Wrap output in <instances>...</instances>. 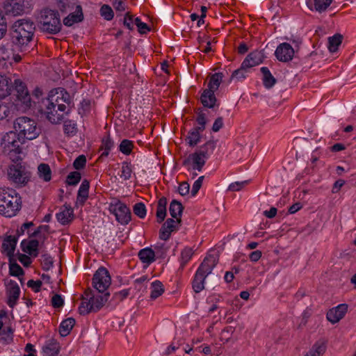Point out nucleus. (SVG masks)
<instances>
[{
	"label": "nucleus",
	"instance_id": "f257e3e1",
	"mask_svg": "<svg viewBox=\"0 0 356 356\" xmlns=\"http://www.w3.org/2000/svg\"><path fill=\"white\" fill-rule=\"evenodd\" d=\"M21 197L17 192L10 188H0V214L13 217L21 208Z\"/></svg>",
	"mask_w": 356,
	"mask_h": 356
},
{
	"label": "nucleus",
	"instance_id": "f03ea898",
	"mask_svg": "<svg viewBox=\"0 0 356 356\" xmlns=\"http://www.w3.org/2000/svg\"><path fill=\"white\" fill-rule=\"evenodd\" d=\"M14 129L17 136L22 138L23 142L25 140L35 139L41 132L36 121L26 116L19 117L15 120Z\"/></svg>",
	"mask_w": 356,
	"mask_h": 356
},
{
	"label": "nucleus",
	"instance_id": "7ed1b4c3",
	"mask_svg": "<svg viewBox=\"0 0 356 356\" xmlns=\"http://www.w3.org/2000/svg\"><path fill=\"white\" fill-rule=\"evenodd\" d=\"M35 31L34 23L30 19H21L13 25V39L20 46L26 45L31 40Z\"/></svg>",
	"mask_w": 356,
	"mask_h": 356
},
{
	"label": "nucleus",
	"instance_id": "20e7f679",
	"mask_svg": "<svg viewBox=\"0 0 356 356\" xmlns=\"http://www.w3.org/2000/svg\"><path fill=\"white\" fill-rule=\"evenodd\" d=\"M38 20L40 29L43 32L49 34H56L61 30L62 24L60 15L56 10L48 8L42 9L40 11Z\"/></svg>",
	"mask_w": 356,
	"mask_h": 356
},
{
	"label": "nucleus",
	"instance_id": "39448f33",
	"mask_svg": "<svg viewBox=\"0 0 356 356\" xmlns=\"http://www.w3.org/2000/svg\"><path fill=\"white\" fill-rule=\"evenodd\" d=\"M217 264V259L214 256L206 257L197 268L192 282L193 289L195 293H200L204 289L206 277L211 273Z\"/></svg>",
	"mask_w": 356,
	"mask_h": 356
},
{
	"label": "nucleus",
	"instance_id": "423d86ee",
	"mask_svg": "<svg viewBox=\"0 0 356 356\" xmlns=\"http://www.w3.org/2000/svg\"><path fill=\"white\" fill-rule=\"evenodd\" d=\"M55 102L58 104V109L60 112L68 113L69 109L67 110V106L63 104L62 102L67 103L70 104L71 102L70 96L68 92L62 88H58L54 90H51L49 95L48 97L45 99V103L47 106H50L49 108H54V104Z\"/></svg>",
	"mask_w": 356,
	"mask_h": 356
},
{
	"label": "nucleus",
	"instance_id": "0eeeda50",
	"mask_svg": "<svg viewBox=\"0 0 356 356\" xmlns=\"http://www.w3.org/2000/svg\"><path fill=\"white\" fill-rule=\"evenodd\" d=\"M31 177V172L21 165H12L8 170V178L16 187L25 186Z\"/></svg>",
	"mask_w": 356,
	"mask_h": 356
},
{
	"label": "nucleus",
	"instance_id": "6e6552de",
	"mask_svg": "<svg viewBox=\"0 0 356 356\" xmlns=\"http://www.w3.org/2000/svg\"><path fill=\"white\" fill-rule=\"evenodd\" d=\"M111 278L106 268L100 267L92 277V286L99 293H104L111 285Z\"/></svg>",
	"mask_w": 356,
	"mask_h": 356
},
{
	"label": "nucleus",
	"instance_id": "1a4fd4ad",
	"mask_svg": "<svg viewBox=\"0 0 356 356\" xmlns=\"http://www.w3.org/2000/svg\"><path fill=\"white\" fill-rule=\"evenodd\" d=\"M2 145L6 152L10 156V153L19 154L22 152L20 147L21 145L24 143L22 138L17 136L15 131L7 133L2 139Z\"/></svg>",
	"mask_w": 356,
	"mask_h": 356
},
{
	"label": "nucleus",
	"instance_id": "9d476101",
	"mask_svg": "<svg viewBox=\"0 0 356 356\" xmlns=\"http://www.w3.org/2000/svg\"><path fill=\"white\" fill-rule=\"evenodd\" d=\"M109 211L115 215L117 221L122 225H127L131 220L130 209L119 200L110 204Z\"/></svg>",
	"mask_w": 356,
	"mask_h": 356
},
{
	"label": "nucleus",
	"instance_id": "9b49d317",
	"mask_svg": "<svg viewBox=\"0 0 356 356\" xmlns=\"http://www.w3.org/2000/svg\"><path fill=\"white\" fill-rule=\"evenodd\" d=\"M109 296V293H106L104 296L98 295L97 296L89 297L88 298H84L79 306V312H83L82 308L86 309L87 312L101 309L104 303L107 301Z\"/></svg>",
	"mask_w": 356,
	"mask_h": 356
},
{
	"label": "nucleus",
	"instance_id": "f8f14e48",
	"mask_svg": "<svg viewBox=\"0 0 356 356\" xmlns=\"http://www.w3.org/2000/svg\"><path fill=\"white\" fill-rule=\"evenodd\" d=\"M13 91L16 92L17 99L24 106H31V97L25 84L19 79H15L13 84Z\"/></svg>",
	"mask_w": 356,
	"mask_h": 356
},
{
	"label": "nucleus",
	"instance_id": "ddd939ff",
	"mask_svg": "<svg viewBox=\"0 0 356 356\" xmlns=\"http://www.w3.org/2000/svg\"><path fill=\"white\" fill-rule=\"evenodd\" d=\"M54 108L47 106L45 103V99H43L40 106V111L44 113L49 122L54 124L60 123L63 119L65 113L60 112L58 109V104L56 102L54 104ZM65 114H67L65 113Z\"/></svg>",
	"mask_w": 356,
	"mask_h": 356
},
{
	"label": "nucleus",
	"instance_id": "4468645a",
	"mask_svg": "<svg viewBox=\"0 0 356 356\" xmlns=\"http://www.w3.org/2000/svg\"><path fill=\"white\" fill-rule=\"evenodd\" d=\"M21 59V56L14 54L11 43H7L0 47V61H5V65L7 63L12 65L13 63H19Z\"/></svg>",
	"mask_w": 356,
	"mask_h": 356
},
{
	"label": "nucleus",
	"instance_id": "2eb2a0df",
	"mask_svg": "<svg viewBox=\"0 0 356 356\" xmlns=\"http://www.w3.org/2000/svg\"><path fill=\"white\" fill-rule=\"evenodd\" d=\"M294 53V49L290 44L283 42L277 46L275 55L280 61L288 62L292 60Z\"/></svg>",
	"mask_w": 356,
	"mask_h": 356
},
{
	"label": "nucleus",
	"instance_id": "dca6fc26",
	"mask_svg": "<svg viewBox=\"0 0 356 356\" xmlns=\"http://www.w3.org/2000/svg\"><path fill=\"white\" fill-rule=\"evenodd\" d=\"M207 159L201 156L197 152L188 155L183 161L184 166H191L193 170L202 171L206 163Z\"/></svg>",
	"mask_w": 356,
	"mask_h": 356
},
{
	"label": "nucleus",
	"instance_id": "f3484780",
	"mask_svg": "<svg viewBox=\"0 0 356 356\" xmlns=\"http://www.w3.org/2000/svg\"><path fill=\"white\" fill-rule=\"evenodd\" d=\"M7 12L13 15H20L31 11V5L29 1H19L10 3L6 7Z\"/></svg>",
	"mask_w": 356,
	"mask_h": 356
},
{
	"label": "nucleus",
	"instance_id": "a211bd4d",
	"mask_svg": "<svg viewBox=\"0 0 356 356\" xmlns=\"http://www.w3.org/2000/svg\"><path fill=\"white\" fill-rule=\"evenodd\" d=\"M181 222V219L174 220L168 218L163 224L159 231V238L161 240L167 241L172 232L177 229V225Z\"/></svg>",
	"mask_w": 356,
	"mask_h": 356
},
{
	"label": "nucleus",
	"instance_id": "6ab92c4d",
	"mask_svg": "<svg viewBox=\"0 0 356 356\" xmlns=\"http://www.w3.org/2000/svg\"><path fill=\"white\" fill-rule=\"evenodd\" d=\"M59 343L54 339H49L44 342L42 353L43 356H57L60 352Z\"/></svg>",
	"mask_w": 356,
	"mask_h": 356
},
{
	"label": "nucleus",
	"instance_id": "aec40b11",
	"mask_svg": "<svg viewBox=\"0 0 356 356\" xmlns=\"http://www.w3.org/2000/svg\"><path fill=\"white\" fill-rule=\"evenodd\" d=\"M74 218L73 209L70 206L65 204L61 209L60 212L56 214L58 221L63 225L70 223Z\"/></svg>",
	"mask_w": 356,
	"mask_h": 356
},
{
	"label": "nucleus",
	"instance_id": "412c9836",
	"mask_svg": "<svg viewBox=\"0 0 356 356\" xmlns=\"http://www.w3.org/2000/svg\"><path fill=\"white\" fill-rule=\"evenodd\" d=\"M264 59V56L263 52L260 51H252L250 53L243 61V66H248V67L251 68L261 63Z\"/></svg>",
	"mask_w": 356,
	"mask_h": 356
},
{
	"label": "nucleus",
	"instance_id": "4be33fe9",
	"mask_svg": "<svg viewBox=\"0 0 356 356\" xmlns=\"http://www.w3.org/2000/svg\"><path fill=\"white\" fill-rule=\"evenodd\" d=\"M83 19V14L81 6H76L74 12L69 14L63 19V24L67 26H71L76 23L81 22Z\"/></svg>",
	"mask_w": 356,
	"mask_h": 356
},
{
	"label": "nucleus",
	"instance_id": "5701e85b",
	"mask_svg": "<svg viewBox=\"0 0 356 356\" xmlns=\"http://www.w3.org/2000/svg\"><path fill=\"white\" fill-rule=\"evenodd\" d=\"M17 238L14 236H7L2 243L3 252L5 253L9 259L13 257L14 251L16 247Z\"/></svg>",
	"mask_w": 356,
	"mask_h": 356
},
{
	"label": "nucleus",
	"instance_id": "b1692460",
	"mask_svg": "<svg viewBox=\"0 0 356 356\" xmlns=\"http://www.w3.org/2000/svg\"><path fill=\"white\" fill-rule=\"evenodd\" d=\"M38 246L39 241L35 239H32L29 241L24 240L21 243L22 251L34 257H36L38 255Z\"/></svg>",
	"mask_w": 356,
	"mask_h": 356
},
{
	"label": "nucleus",
	"instance_id": "393cba45",
	"mask_svg": "<svg viewBox=\"0 0 356 356\" xmlns=\"http://www.w3.org/2000/svg\"><path fill=\"white\" fill-rule=\"evenodd\" d=\"M214 92L210 89L204 90L200 97V101L204 107L212 108L215 106L217 99Z\"/></svg>",
	"mask_w": 356,
	"mask_h": 356
},
{
	"label": "nucleus",
	"instance_id": "a878e982",
	"mask_svg": "<svg viewBox=\"0 0 356 356\" xmlns=\"http://www.w3.org/2000/svg\"><path fill=\"white\" fill-rule=\"evenodd\" d=\"M8 304L13 307L15 301L19 298L20 289L16 282L10 280L8 284Z\"/></svg>",
	"mask_w": 356,
	"mask_h": 356
},
{
	"label": "nucleus",
	"instance_id": "bb28decb",
	"mask_svg": "<svg viewBox=\"0 0 356 356\" xmlns=\"http://www.w3.org/2000/svg\"><path fill=\"white\" fill-rule=\"evenodd\" d=\"M13 83L4 75L0 74V98H4L11 94Z\"/></svg>",
	"mask_w": 356,
	"mask_h": 356
},
{
	"label": "nucleus",
	"instance_id": "cd10ccee",
	"mask_svg": "<svg viewBox=\"0 0 356 356\" xmlns=\"http://www.w3.org/2000/svg\"><path fill=\"white\" fill-rule=\"evenodd\" d=\"M89 181L86 179H84L78 191L77 197H76V204H80L81 206L83 205L85 202L88 197V191H89Z\"/></svg>",
	"mask_w": 356,
	"mask_h": 356
},
{
	"label": "nucleus",
	"instance_id": "c85d7f7f",
	"mask_svg": "<svg viewBox=\"0 0 356 356\" xmlns=\"http://www.w3.org/2000/svg\"><path fill=\"white\" fill-rule=\"evenodd\" d=\"M260 70L263 74L262 80L264 86L267 89L271 88L276 83L277 81L275 78L272 75L267 67H262Z\"/></svg>",
	"mask_w": 356,
	"mask_h": 356
},
{
	"label": "nucleus",
	"instance_id": "c756f323",
	"mask_svg": "<svg viewBox=\"0 0 356 356\" xmlns=\"http://www.w3.org/2000/svg\"><path fill=\"white\" fill-rule=\"evenodd\" d=\"M155 252L149 248L142 249L138 252V257L144 264H150L155 260Z\"/></svg>",
	"mask_w": 356,
	"mask_h": 356
},
{
	"label": "nucleus",
	"instance_id": "7c9ffc66",
	"mask_svg": "<svg viewBox=\"0 0 356 356\" xmlns=\"http://www.w3.org/2000/svg\"><path fill=\"white\" fill-rule=\"evenodd\" d=\"M183 209H184V207L180 202L177 201L176 200H173L170 202V207H169V211H170V216L173 218H175L176 220L181 219L180 218L182 214Z\"/></svg>",
	"mask_w": 356,
	"mask_h": 356
},
{
	"label": "nucleus",
	"instance_id": "2f4dec72",
	"mask_svg": "<svg viewBox=\"0 0 356 356\" xmlns=\"http://www.w3.org/2000/svg\"><path fill=\"white\" fill-rule=\"evenodd\" d=\"M166 205L167 199L165 197H163L159 200L156 210V218L157 221L159 223L163 222L166 216Z\"/></svg>",
	"mask_w": 356,
	"mask_h": 356
},
{
	"label": "nucleus",
	"instance_id": "473e14b6",
	"mask_svg": "<svg viewBox=\"0 0 356 356\" xmlns=\"http://www.w3.org/2000/svg\"><path fill=\"white\" fill-rule=\"evenodd\" d=\"M38 175L40 179L47 182L51 179V170L47 163H40L38 167Z\"/></svg>",
	"mask_w": 356,
	"mask_h": 356
},
{
	"label": "nucleus",
	"instance_id": "72a5a7b5",
	"mask_svg": "<svg viewBox=\"0 0 356 356\" xmlns=\"http://www.w3.org/2000/svg\"><path fill=\"white\" fill-rule=\"evenodd\" d=\"M75 324V320L73 318H67L63 321L59 327V332L62 337L68 335Z\"/></svg>",
	"mask_w": 356,
	"mask_h": 356
},
{
	"label": "nucleus",
	"instance_id": "f704fd0d",
	"mask_svg": "<svg viewBox=\"0 0 356 356\" xmlns=\"http://www.w3.org/2000/svg\"><path fill=\"white\" fill-rule=\"evenodd\" d=\"M202 131L194 127L188 132L186 140L189 146L194 147L200 142V132Z\"/></svg>",
	"mask_w": 356,
	"mask_h": 356
},
{
	"label": "nucleus",
	"instance_id": "c9c22d12",
	"mask_svg": "<svg viewBox=\"0 0 356 356\" xmlns=\"http://www.w3.org/2000/svg\"><path fill=\"white\" fill-rule=\"evenodd\" d=\"M216 142L213 140H209L203 145L197 152L206 159H207L210 154L213 153L216 148Z\"/></svg>",
	"mask_w": 356,
	"mask_h": 356
},
{
	"label": "nucleus",
	"instance_id": "e433bc0d",
	"mask_svg": "<svg viewBox=\"0 0 356 356\" xmlns=\"http://www.w3.org/2000/svg\"><path fill=\"white\" fill-rule=\"evenodd\" d=\"M222 73L220 72L212 74L210 77L207 89H210L214 92L216 91L222 82Z\"/></svg>",
	"mask_w": 356,
	"mask_h": 356
},
{
	"label": "nucleus",
	"instance_id": "4c0bfd02",
	"mask_svg": "<svg viewBox=\"0 0 356 356\" xmlns=\"http://www.w3.org/2000/svg\"><path fill=\"white\" fill-rule=\"evenodd\" d=\"M163 292H164L163 285L160 281L156 280L151 284L150 298L152 299L157 298Z\"/></svg>",
	"mask_w": 356,
	"mask_h": 356
},
{
	"label": "nucleus",
	"instance_id": "58836bf2",
	"mask_svg": "<svg viewBox=\"0 0 356 356\" xmlns=\"http://www.w3.org/2000/svg\"><path fill=\"white\" fill-rule=\"evenodd\" d=\"M342 42V35L340 34H335L332 37L328 38V49L330 52H336L338 50L339 46Z\"/></svg>",
	"mask_w": 356,
	"mask_h": 356
},
{
	"label": "nucleus",
	"instance_id": "ea45409f",
	"mask_svg": "<svg viewBox=\"0 0 356 356\" xmlns=\"http://www.w3.org/2000/svg\"><path fill=\"white\" fill-rule=\"evenodd\" d=\"M250 68L248 66H243L242 62L240 68L234 70L231 76L230 81L236 80L237 81H241L246 77V74Z\"/></svg>",
	"mask_w": 356,
	"mask_h": 356
},
{
	"label": "nucleus",
	"instance_id": "a19ab883",
	"mask_svg": "<svg viewBox=\"0 0 356 356\" xmlns=\"http://www.w3.org/2000/svg\"><path fill=\"white\" fill-rule=\"evenodd\" d=\"M325 343L323 341H318L314 343L307 354L311 356H321L325 351Z\"/></svg>",
	"mask_w": 356,
	"mask_h": 356
},
{
	"label": "nucleus",
	"instance_id": "79ce46f5",
	"mask_svg": "<svg viewBox=\"0 0 356 356\" xmlns=\"http://www.w3.org/2000/svg\"><path fill=\"white\" fill-rule=\"evenodd\" d=\"M13 105L0 102V120L6 119L12 114Z\"/></svg>",
	"mask_w": 356,
	"mask_h": 356
},
{
	"label": "nucleus",
	"instance_id": "37998d69",
	"mask_svg": "<svg viewBox=\"0 0 356 356\" xmlns=\"http://www.w3.org/2000/svg\"><path fill=\"white\" fill-rule=\"evenodd\" d=\"M113 146L114 143L109 136L104 138L102 139V143L101 146L102 149L104 150V152L102 154V156H107L109 154V152L113 147Z\"/></svg>",
	"mask_w": 356,
	"mask_h": 356
},
{
	"label": "nucleus",
	"instance_id": "c03bdc74",
	"mask_svg": "<svg viewBox=\"0 0 356 356\" xmlns=\"http://www.w3.org/2000/svg\"><path fill=\"white\" fill-rule=\"evenodd\" d=\"M9 272L13 276L19 277L24 275V270L22 267L15 261H13V259H9Z\"/></svg>",
	"mask_w": 356,
	"mask_h": 356
},
{
	"label": "nucleus",
	"instance_id": "a18cd8bd",
	"mask_svg": "<svg viewBox=\"0 0 356 356\" xmlns=\"http://www.w3.org/2000/svg\"><path fill=\"white\" fill-rule=\"evenodd\" d=\"M332 2V0H314V9L318 13L324 12Z\"/></svg>",
	"mask_w": 356,
	"mask_h": 356
},
{
	"label": "nucleus",
	"instance_id": "49530a36",
	"mask_svg": "<svg viewBox=\"0 0 356 356\" xmlns=\"http://www.w3.org/2000/svg\"><path fill=\"white\" fill-rule=\"evenodd\" d=\"M133 211L140 218H144L146 216L147 209L143 202H138L134 204Z\"/></svg>",
	"mask_w": 356,
	"mask_h": 356
},
{
	"label": "nucleus",
	"instance_id": "de8ad7c7",
	"mask_svg": "<svg viewBox=\"0 0 356 356\" xmlns=\"http://www.w3.org/2000/svg\"><path fill=\"white\" fill-rule=\"evenodd\" d=\"M132 173V168L130 163L124 161L122 164V174L120 177L124 180H128L131 178Z\"/></svg>",
	"mask_w": 356,
	"mask_h": 356
},
{
	"label": "nucleus",
	"instance_id": "09e8293b",
	"mask_svg": "<svg viewBox=\"0 0 356 356\" xmlns=\"http://www.w3.org/2000/svg\"><path fill=\"white\" fill-rule=\"evenodd\" d=\"M134 145L131 140L124 139L119 146L120 151L125 155L131 154Z\"/></svg>",
	"mask_w": 356,
	"mask_h": 356
},
{
	"label": "nucleus",
	"instance_id": "8fccbe9b",
	"mask_svg": "<svg viewBox=\"0 0 356 356\" xmlns=\"http://www.w3.org/2000/svg\"><path fill=\"white\" fill-rule=\"evenodd\" d=\"M193 254V250L191 248H185L181 253V264L184 267L191 259Z\"/></svg>",
	"mask_w": 356,
	"mask_h": 356
},
{
	"label": "nucleus",
	"instance_id": "3c124183",
	"mask_svg": "<svg viewBox=\"0 0 356 356\" xmlns=\"http://www.w3.org/2000/svg\"><path fill=\"white\" fill-rule=\"evenodd\" d=\"M81 178V173L77 171H74L67 175L66 182L68 185L75 186L80 181Z\"/></svg>",
	"mask_w": 356,
	"mask_h": 356
},
{
	"label": "nucleus",
	"instance_id": "603ef678",
	"mask_svg": "<svg viewBox=\"0 0 356 356\" xmlns=\"http://www.w3.org/2000/svg\"><path fill=\"white\" fill-rule=\"evenodd\" d=\"M207 304L209 305L208 307L209 312H214L216 309H221L222 302L218 298L210 297L207 299Z\"/></svg>",
	"mask_w": 356,
	"mask_h": 356
},
{
	"label": "nucleus",
	"instance_id": "864d4df0",
	"mask_svg": "<svg viewBox=\"0 0 356 356\" xmlns=\"http://www.w3.org/2000/svg\"><path fill=\"white\" fill-rule=\"evenodd\" d=\"M64 132L67 135H74L76 132V124L72 120H66L63 124Z\"/></svg>",
	"mask_w": 356,
	"mask_h": 356
},
{
	"label": "nucleus",
	"instance_id": "5fc2aeb1",
	"mask_svg": "<svg viewBox=\"0 0 356 356\" xmlns=\"http://www.w3.org/2000/svg\"><path fill=\"white\" fill-rule=\"evenodd\" d=\"M101 15L106 20H111L113 17V11L112 8L108 5H103L100 9Z\"/></svg>",
	"mask_w": 356,
	"mask_h": 356
},
{
	"label": "nucleus",
	"instance_id": "6e6d98bb",
	"mask_svg": "<svg viewBox=\"0 0 356 356\" xmlns=\"http://www.w3.org/2000/svg\"><path fill=\"white\" fill-rule=\"evenodd\" d=\"M51 304L54 309H60L64 305V299L59 294H54L51 299Z\"/></svg>",
	"mask_w": 356,
	"mask_h": 356
},
{
	"label": "nucleus",
	"instance_id": "4d7b16f0",
	"mask_svg": "<svg viewBox=\"0 0 356 356\" xmlns=\"http://www.w3.org/2000/svg\"><path fill=\"white\" fill-rule=\"evenodd\" d=\"M196 122L198 126L195 128L203 131L205 129V125L207 122L205 113L199 112L196 118Z\"/></svg>",
	"mask_w": 356,
	"mask_h": 356
},
{
	"label": "nucleus",
	"instance_id": "13d9d810",
	"mask_svg": "<svg viewBox=\"0 0 356 356\" xmlns=\"http://www.w3.org/2000/svg\"><path fill=\"white\" fill-rule=\"evenodd\" d=\"M249 180H245L243 181H236L232 183L229 187L228 190L230 191H239L242 188H243L245 186L249 184Z\"/></svg>",
	"mask_w": 356,
	"mask_h": 356
},
{
	"label": "nucleus",
	"instance_id": "bf43d9fd",
	"mask_svg": "<svg viewBox=\"0 0 356 356\" xmlns=\"http://www.w3.org/2000/svg\"><path fill=\"white\" fill-rule=\"evenodd\" d=\"M344 317V313H326V318L331 323L334 324Z\"/></svg>",
	"mask_w": 356,
	"mask_h": 356
},
{
	"label": "nucleus",
	"instance_id": "052dcab7",
	"mask_svg": "<svg viewBox=\"0 0 356 356\" xmlns=\"http://www.w3.org/2000/svg\"><path fill=\"white\" fill-rule=\"evenodd\" d=\"M86 163V158L84 155H79L74 161L73 166L76 170L83 168Z\"/></svg>",
	"mask_w": 356,
	"mask_h": 356
},
{
	"label": "nucleus",
	"instance_id": "680f3d73",
	"mask_svg": "<svg viewBox=\"0 0 356 356\" xmlns=\"http://www.w3.org/2000/svg\"><path fill=\"white\" fill-rule=\"evenodd\" d=\"M42 266L43 270H49L53 266L52 258L47 254H42Z\"/></svg>",
	"mask_w": 356,
	"mask_h": 356
},
{
	"label": "nucleus",
	"instance_id": "e2e57ef3",
	"mask_svg": "<svg viewBox=\"0 0 356 356\" xmlns=\"http://www.w3.org/2000/svg\"><path fill=\"white\" fill-rule=\"evenodd\" d=\"M204 178V176H201L193 183L191 190L192 196H195L196 194L198 193L199 190L200 189L202 185Z\"/></svg>",
	"mask_w": 356,
	"mask_h": 356
},
{
	"label": "nucleus",
	"instance_id": "0e129e2a",
	"mask_svg": "<svg viewBox=\"0 0 356 356\" xmlns=\"http://www.w3.org/2000/svg\"><path fill=\"white\" fill-rule=\"evenodd\" d=\"M154 248L155 255L157 254L160 257H164L168 250V248L163 243L156 245Z\"/></svg>",
	"mask_w": 356,
	"mask_h": 356
},
{
	"label": "nucleus",
	"instance_id": "69168bd1",
	"mask_svg": "<svg viewBox=\"0 0 356 356\" xmlns=\"http://www.w3.org/2000/svg\"><path fill=\"white\" fill-rule=\"evenodd\" d=\"M48 229H49V226L47 225H44V226H40L37 230H35L33 234L32 235L34 236H37V237H39L40 238H43L44 239L45 238V235L44 234H42V232H45L47 233L48 232Z\"/></svg>",
	"mask_w": 356,
	"mask_h": 356
},
{
	"label": "nucleus",
	"instance_id": "338daca9",
	"mask_svg": "<svg viewBox=\"0 0 356 356\" xmlns=\"http://www.w3.org/2000/svg\"><path fill=\"white\" fill-rule=\"evenodd\" d=\"M113 6L117 11L120 12L124 11L127 8L125 0H113Z\"/></svg>",
	"mask_w": 356,
	"mask_h": 356
},
{
	"label": "nucleus",
	"instance_id": "774afa93",
	"mask_svg": "<svg viewBox=\"0 0 356 356\" xmlns=\"http://www.w3.org/2000/svg\"><path fill=\"white\" fill-rule=\"evenodd\" d=\"M90 101L88 99H83L81 102V107L79 109V113L81 115L85 114L90 110Z\"/></svg>",
	"mask_w": 356,
	"mask_h": 356
}]
</instances>
